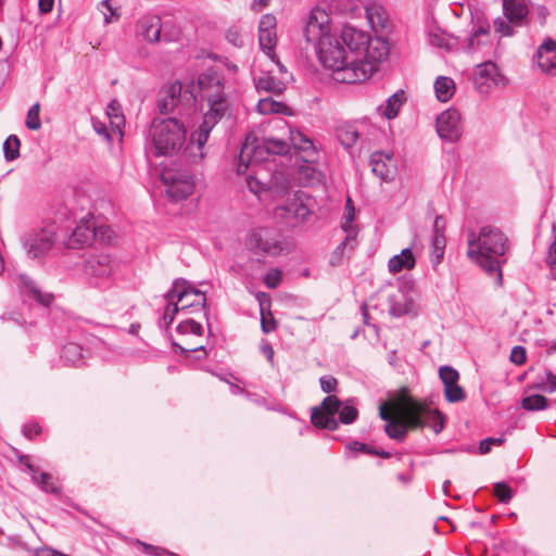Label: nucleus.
Listing matches in <instances>:
<instances>
[{"mask_svg": "<svg viewBox=\"0 0 556 556\" xmlns=\"http://www.w3.org/2000/svg\"><path fill=\"white\" fill-rule=\"evenodd\" d=\"M336 136L345 148H351L358 139V131L353 124L344 123L336 128Z\"/></svg>", "mask_w": 556, "mask_h": 556, "instance_id": "7c9ffc66", "label": "nucleus"}, {"mask_svg": "<svg viewBox=\"0 0 556 556\" xmlns=\"http://www.w3.org/2000/svg\"><path fill=\"white\" fill-rule=\"evenodd\" d=\"M437 132L448 142H456L463 135L460 114L456 109H448L437 117Z\"/></svg>", "mask_w": 556, "mask_h": 556, "instance_id": "4468645a", "label": "nucleus"}, {"mask_svg": "<svg viewBox=\"0 0 556 556\" xmlns=\"http://www.w3.org/2000/svg\"><path fill=\"white\" fill-rule=\"evenodd\" d=\"M521 407L530 412L543 410L547 407V399L541 394L528 395L522 399Z\"/></svg>", "mask_w": 556, "mask_h": 556, "instance_id": "e433bc0d", "label": "nucleus"}, {"mask_svg": "<svg viewBox=\"0 0 556 556\" xmlns=\"http://www.w3.org/2000/svg\"><path fill=\"white\" fill-rule=\"evenodd\" d=\"M338 413L339 421L344 425L353 424L358 416L357 408L354 405H351L350 402L342 404Z\"/></svg>", "mask_w": 556, "mask_h": 556, "instance_id": "58836bf2", "label": "nucleus"}, {"mask_svg": "<svg viewBox=\"0 0 556 556\" xmlns=\"http://www.w3.org/2000/svg\"><path fill=\"white\" fill-rule=\"evenodd\" d=\"M150 136L153 143L152 151L155 156H174L184 149L187 160L194 163L188 151L191 140L186 144V126L176 116L154 119L151 125ZM201 161L199 160V162Z\"/></svg>", "mask_w": 556, "mask_h": 556, "instance_id": "39448f33", "label": "nucleus"}, {"mask_svg": "<svg viewBox=\"0 0 556 556\" xmlns=\"http://www.w3.org/2000/svg\"><path fill=\"white\" fill-rule=\"evenodd\" d=\"M39 113H40V104L37 102V103H34L28 112H27V116H26V122H25V125L28 129L30 130H38L40 129L41 127V121H40V117H39Z\"/></svg>", "mask_w": 556, "mask_h": 556, "instance_id": "ea45409f", "label": "nucleus"}, {"mask_svg": "<svg viewBox=\"0 0 556 556\" xmlns=\"http://www.w3.org/2000/svg\"><path fill=\"white\" fill-rule=\"evenodd\" d=\"M349 448L351 451H354V452H362V453H367L369 455L372 454V447L368 446L367 444L365 443H362V442H358V441H354L352 442L350 445H349Z\"/></svg>", "mask_w": 556, "mask_h": 556, "instance_id": "338daca9", "label": "nucleus"}, {"mask_svg": "<svg viewBox=\"0 0 556 556\" xmlns=\"http://www.w3.org/2000/svg\"><path fill=\"white\" fill-rule=\"evenodd\" d=\"M261 163H254V165H250L248 170L251 169V173L247 175V186L251 192L261 197L262 193L269 192L273 197H279L287 192L288 184L287 181L278 182L277 176H275V181L273 179L268 181H264L261 177L262 169L256 168L260 167Z\"/></svg>", "mask_w": 556, "mask_h": 556, "instance_id": "ddd939ff", "label": "nucleus"}, {"mask_svg": "<svg viewBox=\"0 0 556 556\" xmlns=\"http://www.w3.org/2000/svg\"><path fill=\"white\" fill-rule=\"evenodd\" d=\"M248 247L255 254L276 256L283 251L282 242L271 237L267 230L258 229L251 232Z\"/></svg>", "mask_w": 556, "mask_h": 556, "instance_id": "2eb2a0df", "label": "nucleus"}, {"mask_svg": "<svg viewBox=\"0 0 556 556\" xmlns=\"http://www.w3.org/2000/svg\"><path fill=\"white\" fill-rule=\"evenodd\" d=\"M389 313L393 317H402L408 314L413 307V301L402 290L388 295Z\"/></svg>", "mask_w": 556, "mask_h": 556, "instance_id": "b1692460", "label": "nucleus"}, {"mask_svg": "<svg viewBox=\"0 0 556 556\" xmlns=\"http://www.w3.org/2000/svg\"><path fill=\"white\" fill-rule=\"evenodd\" d=\"M396 418L384 425L390 439L403 441L408 430L429 427L435 433L444 428V417L438 409L404 393L395 404Z\"/></svg>", "mask_w": 556, "mask_h": 556, "instance_id": "7ed1b4c3", "label": "nucleus"}, {"mask_svg": "<svg viewBox=\"0 0 556 556\" xmlns=\"http://www.w3.org/2000/svg\"><path fill=\"white\" fill-rule=\"evenodd\" d=\"M467 243L469 258L479 264L489 275H496L501 282L500 257L505 254L507 249L505 235L495 227L483 226L478 235L475 231H469Z\"/></svg>", "mask_w": 556, "mask_h": 556, "instance_id": "20e7f679", "label": "nucleus"}, {"mask_svg": "<svg viewBox=\"0 0 556 556\" xmlns=\"http://www.w3.org/2000/svg\"><path fill=\"white\" fill-rule=\"evenodd\" d=\"M282 279L281 270L278 268L268 270L264 276V283L269 289H275L279 286Z\"/></svg>", "mask_w": 556, "mask_h": 556, "instance_id": "864d4df0", "label": "nucleus"}, {"mask_svg": "<svg viewBox=\"0 0 556 556\" xmlns=\"http://www.w3.org/2000/svg\"><path fill=\"white\" fill-rule=\"evenodd\" d=\"M18 288L23 295L33 299L45 307L50 306L54 300L52 293L42 291L38 283L25 274L18 276Z\"/></svg>", "mask_w": 556, "mask_h": 556, "instance_id": "6ab92c4d", "label": "nucleus"}, {"mask_svg": "<svg viewBox=\"0 0 556 556\" xmlns=\"http://www.w3.org/2000/svg\"><path fill=\"white\" fill-rule=\"evenodd\" d=\"M428 40L432 47H438L445 50H448L451 47L450 38L444 33L431 31L429 34Z\"/></svg>", "mask_w": 556, "mask_h": 556, "instance_id": "3c124183", "label": "nucleus"}, {"mask_svg": "<svg viewBox=\"0 0 556 556\" xmlns=\"http://www.w3.org/2000/svg\"><path fill=\"white\" fill-rule=\"evenodd\" d=\"M179 313L178 303L167 302V306L162 317V324L168 328L173 323L176 314Z\"/></svg>", "mask_w": 556, "mask_h": 556, "instance_id": "13d9d810", "label": "nucleus"}, {"mask_svg": "<svg viewBox=\"0 0 556 556\" xmlns=\"http://www.w3.org/2000/svg\"><path fill=\"white\" fill-rule=\"evenodd\" d=\"M445 243L446 240L444 233H433L431 244L433 248V255L438 263L443 258Z\"/></svg>", "mask_w": 556, "mask_h": 556, "instance_id": "a18cd8bd", "label": "nucleus"}, {"mask_svg": "<svg viewBox=\"0 0 556 556\" xmlns=\"http://www.w3.org/2000/svg\"><path fill=\"white\" fill-rule=\"evenodd\" d=\"M309 202L311 199L305 198L304 194L294 195L285 205L277 207V214L293 219L295 223H303L312 214Z\"/></svg>", "mask_w": 556, "mask_h": 556, "instance_id": "dca6fc26", "label": "nucleus"}, {"mask_svg": "<svg viewBox=\"0 0 556 556\" xmlns=\"http://www.w3.org/2000/svg\"><path fill=\"white\" fill-rule=\"evenodd\" d=\"M303 36L314 48L324 67L333 72L337 81L343 83V72L353 70L352 60L344 49L340 34L332 29L331 18L324 9L314 8L309 12Z\"/></svg>", "mask_w": 556, "mask_h": 556, "instance_id": "f257e3e1", "label": "nucleus"}, {"mask_svg": "<svg viewBox=\"0 0 556 556\" xmlns=\"http://www.w3.org/2000/svg\"><path fill=\"white\" fill-rule=\"evenodd\" d=\"M539 67L551 75L556 74V40L547 37L536 51Z\"/></svg>", "mask_w": 556, "mask_h": 556, "instance_id": "412c9836", "label": "nucleus"}, {"mask_svg": "<svg viewBox=\"0 0 556 556\" xmlns=\"http://www.w3.org/2000/svg\"><path fill=\"white\" fill-rule=\"evenodd\" d=\"M288 152L289 142L286 140L274 137H264L260 143L254 135L249 134L238 156L236 167L237 174H247L250 165H254V163H262L268 154L285 155Z\"/></svg>", "mask_w": 556, "mask_h": 556, "instance_id": "0eeeda50", "label": "nucleus"}, {"mask_svg": "<svg viewBox=\"0 0 556 556\" xmlns=\"http://www.w3.org/2000/svg\"><path fill=\"white\" fill-rule=\"evenodd\" d=\"M258 42L261 49L269 56L271 60L275 58L274 49L277 43V34L276 29L258 31Z\"/></svg>", "mask_w": 556, "mask_h": 556, "instance_id": "f704fd0d", "label": "nucleus"}, {"mask_svg": "<svg viewBox=\"0 0 556 556\" xmlns=\"http://www.w3.org/2000/svg\"><path fill=\"white\" fill-rule=\"evenodd\" d=\"M389 50L387 40L379 37H369L362 56L352 59L353 70L343 72L344 76L341 78L343 84H356L371 77L378 70L379 64L389 55Z\"/></svg>", "mask_w": 556, "mask_h": 556, "instance_id": "423d86ee", "label": "nucleus"}, {"mask_svg": "<svg viewBox=\"0 0 556 556\" xmlns=\"http://www.w3.org/2000/svg\"><path fill=\"white\" fill-rule=\"evenodd\" d=\"M496 73V66L493 62H484L478 65L476 75L479 78H493Z\"/></svg>", "mask_w": 556, "mask_h": 556, "instance_id": "4d7b16f0", "label": "nucleus"}, {"mask_svg": "<svg viewBox=\"0 0 556 556\" xmlns=\"http://www.w3.org/2000/svg\"><path fill=\"white\" fill-rule=\"evenodd\" d=\"M106 232H111L109 227L97 228L90 219L83 218L73 230L71 240L78 244H88L97 237L104 240V235H106Z\"/></svg>", "mask_w": 556, "mask_h": 556, "instance_id": "aec40b11", "label": "nucleus"}, {"mask_svg": "<svg viewBox=\"0 0 556 556\" xmlns=\"http://www.w3.org/2000/svg\"><path fill=\"white\" fill-rule=\"evenodd\" d=\"M177 331L180 334H194V336H202V326L200 323L194 321L193 319H186L180 321L177 325Z\"/></svg>", "mask_w": 556, "mask_h": 556, "instance_id": "a19ab883", "label": "nucleus"}, {"mask_svg": "<svg viewBox=\"0 0 556 556\" xmlns=\"http://www.w3.org/2000/svg\"><path fill=\"white\" fill-rule=\"evenodd\" d=\"M195 102L194 88L184 90L181 83L175 81L161 91L157 106L162 114L174 113L179 117H185L195 111Z\"/></svg>", "mask_w": 556, "mask_h": 556, "instance_id": "6e6552de", "label": "nucleus"}, {"mask_svg": "<svg viewBox=\"0 0 556 556\" xmlns=\"http://www.w3.org/2000/svg\"><path fill=\"white\" fill-rule=\"evenodd\" d=\"M340 37L350 60H352L362 56L370 36L362 30L346 26L341 30Z\"/></svg>", "mask_w": 556, "mask_h": 556, "instance_id": "f3484780", "label": "nucleus"}, {"mask_svg": "<svg viewBox=\"0 0 556 556\" xmlns=\"http://www.w3.org/2000/svg\"><path fill=\"white\" fill-rule=\"evenodd\" d=\"M311 420L315 427L330 431H334L339 427V421L336 419V417L327 414L319 407H314L312 409Z\"/></svg>", "mask_w": 556, "mask_h": 556, "instance_id": "c85d7f7f", "label": "nucleus"}, {"mask_svg": "<svg viewBox=\"0 0 556 556\" xmlns=\"http://www.w3.org/2000/svg\"><path fill=\"white\" fill-rule=\"evenodd\" d=\"M277 21L273 14H265L258 23V31L276 29Z\"/></svg>", "mask_w": 556, "mask_h": 556, "instance_id": "680f3d73", "label": "nucleus"}, {"mask_svg": "<svg viewBox=\"0 0 556 556\" xmlns=\"http://www.w3.org/2000/svg\"><path fill=\"white\" fill-rule=\"evenodd\" d=\"M194 93L205 100L210 106L208 111L203 115L202 123L199 128L191 134V144L188 149L191 159L195 162L203 160V149L208 140L210 134L215 125L228 112V103L225 99L224 85L219 75L208 70L201 73L197 78Z\"/></svg>", "mask_w": 556, "mask_h": 556, "instance_id": "f03ea898", "label": "nucleus"}, {"mask_svg": "<svg viewBox=\"0 0 556 556\" xmlns=\"http://www.w3.org/2000/svg\"><path fill=\"white\" fill-rule=\"evenodd\" d=\"M253 79L257 91L281 93L286 89V84L273 76L270 72L262 73L258 76L255 75Z\"/></svg>", "mask_w": 556, "mask_h": 556, "instance_id": "a878e982", "label": "nucleus"}, {"mask_svg": "<svg viewBox=\"0 0 556 556\" xmlns=\"http://www.w3.org/2000/svg\"><path fill=\"white\" fill-rule=\"evenodd\" d=\"M226 40L236 48L244 46V36L238 27H229L226 31Z\"/></svg>", "mask_w": 556, "mask_h": 556, "instance_id": "8fccbe9b", "label": "nucleus"}, {"mask_svg": "<svg viewBox=\"0 0 556 556\" xmlns=\"http://www.w3.org/2000/svg\"><path fill=\"white\" fill-rule=\"evenodd\" d=\"M320 388L325 393H331L337 390L338 380L332 376H323L319 379Z\"/></svg>", "mask_w": 556, "mask_h": 556, "instance_id": "052dcab7", "label": "nucleus"}, {"mask_svg": "<svg viewBox=\"0 0 556 556\" xmlns=\"http://www.w3.org/2000/svg\"><path fill=\"white\" fill-rule=\"evenodd\" d=\"M139 34L149 42H157L162 23L157 15H144L137 23Z\"/></svg>", "mask_w": 556, "mask_h": 556, "instance_id": "5701e85b", "label": "nucleus"}, {"mask_svg": "<svg viewBox=\"0 0 556 556\" xmlns=\"http://www.w3.org/2000/svg\"><path fill=\"white\" fill-rule=\"evenodd\" d=\"M161 181L174 201L187 199L194 190V177L188 168L166 167L161 173Z\"/></svg>", "mask_w": 556, "mask_h": 556, "instance_id": "f8f14e48", "label": "nucleus"}, {"mask_svg": "<svg viewBox=\"0 0 556 556\" xmlns=\"http://www.w3.org/2000/svg\"><path fill=\"white\" fill-rule=\"evenodd\" d=\"M444 395L447 402L457 403L462 402L466 397L465 390L459 386H455L452 389L444 390Z\"/></svg>", "mask_w": 556, "mask_h": 556, "instance_id": "5fc2aeb1", "label": "nucleus"}, {"mask_svg": "<svg viewBox=\"0 0 556 556\" xmlns=\"http://www.w3.org/2000/svg\"><path fill=\"white\" fill-rule=\"evenodd\" d=\"M26 469L31 476V480L46 493L58 494L60 486L53 481L52 476L48 472H40L39 467L29 463H26Z\"/></svg>", "mask_w": 556, "mask_h": 556, "instance_id": "393cba45", "label": "nucleus"}, {"mask_svg": "<svg viewBox=\"0 0 556 556\" xmlns=\"http://www.w3.org/2000/svg\"><path fill=\"white\" fill-rule=\"evenodd\" d=\"M101 7L105 9L103 11L104 22L106 24L112 23L113 21H117L119 18V13L116 8H113L110 3V0H103L101 2Z\"/></svg>", "mask_w": 556, "mask_h": 556, "instance_id": "bf43d9fd", "label": "nucleus"}, {"mask_svg": "<svg viewBox=\"0 0 556 556\" xmlns=\"http://www.w3.org/2000/svg\"><path fill=\"white\" fill-rule=\"evenodd\" d=\"M527 359L526 349L521 345L513 348L510 353V361L516 365H522Z\"/></svg>", "mask_w": 556, "mask_h": 556, "instance_id": "e2e57ef3", "label": "nucleus"}, {"mask_svg": "<svg viewBox=\"0 0 556 556\" xmlns=\"http://www.w3.org/2000/svg\"><path fill=\"white\" fill-rule=\"evenodd\" d=\"M547 263L555 267L556 266V232H555V236H554V240L552 242V244L549 245L548 248V254H547Z\"/></svg>", "mask_w": 556, "mask_h": 556, "instance_id": "774afa93", "label": "nucleus"}, {"mask_svg": "<svg viewBox=\"0 0 556 556\" xmlns=\"http://www.w3.org/2000/svg\"><path fill=\"white\" fill-rule=\"evenodd\" d=\"M22 431L27 439H33L41 432V427L38 422H30L24 425Z\"/></svg>", "mask_w": 556, "mask_h": 556, "instance_id": "69168bd1", "label": "nucleus"}, {"mask_svg": "<svg viewBox=\"0 0 556 556\" xmlns=\"http://www.w3.org/2000/svg\"><path fill=\"white\" fill-rule=\"evenodd\" d=\"M136 544L141 547L144 554L150 556H179L178 554H175L166 548L148 544L140 540H136Z\"/></svg>", "mask_w": 556, "mask_h": 556, "instance_id": "c03bdc74", "label": "nucleus"}, {"mask_svg": "<svg viewBox=\"0 0 556 556\" xmlns=\"http://www.w3.org/2000/svg\"><path fill=\"white\" fill-rule=\"evenodd\" d=\"M165 299L167 302L178 303L179 312L193 313L204 311V315H207L205 293L184 278H177L173 281L172 288L165 294Z\"/></svg>", "mask_w": 556, "mask_h": 556, "instance_id": "1a4fd4ad", "label": "nucleus"}, {"mask_svg": "<svg viewBox=\"0 0 556 556\" xmlns=\"http://www.w3.org/2000/svg\"><path fill=\"white\" fill-rule=\"evenodd\" d=\"M87 353L80 344L68 342L62 349L61 358L67 365L78 367L85 364Z\"/></svg>", "mask_w": 556, "mask_h": 556, "instance_id": "bb28decb", "label": "nucleus"}, {"mask_svg": "<svg viewBox=\"0 0 556 556\" xmlns=\"http://www.w3.org/2000/svg\"><path fill=\"white\" fill-rule=\"evenodd\" d=\"M341 405V401L336 395H328L323 400L321 407L319 408L334 417Z\"/></svg>", "mask_w": 556, "mask_h": 556, "instance_id": "de8ad7c7", "label": "nucleus"}, {"mask_svg": "<svg viewBox=\"0 0 556 556\" xmlns=\"http://www.w3.org/2000/svg\"><path fill=\"white\" fill-rule=\"evenodd\" d=\"M416 260L409 248L402 250L397 255L392 256L388 262V268L390 273H400L403 269H413L415 267Z\"/></svg>", "mask_w": 556, "mask_h": 556, "instance_id": "cd10ccee", "label": "nucleus"}, {"mask_svg": "<svg viewBox=\"0 0 556 556\" xmlns=\"http://www.w3.org/2000/svg\"><path fill=\"white\" fill-rule=\"evenodd\" d=\"M439 377L442 380V383L444 382H458L459 380V372L453 368L452 366H442L439 369Z\"/></svg>", "mask_w": 556, "mask_h": 556, "instance_id": "603ef678", "label": "nucleus"}, {"mask_svg": "<svg viewBox=\"0 0 556 556\" xmlns=\"http://www.w3.org/2000/svg\"><path fill=\"white\" fill-rule=\"evenodd\" d=\"M494 494L501 503H508L513 497L511 488L504 481L494 484Z\"/></svg>", "mask_w": 556, "mask_h": 556, "instance_id": "09e8293b", "label": "nucleus"}, {"mask_svg": "<svg viewBox=\"0 0 556 556\" xmlns=\"http://www.w3.org/2000/svg\"><path fill=\"white\" fill-rule=\"evenodd\" d=\"M345 214H344V222L342 223V229L345 233H349L351 231H356L355 226H353V220L355 218V208L353 206L352 199L348 197L346 204H345Z\"/></svg>", "mask_w": 556, "mask_h": 556, "instance_id": "37998d69", "label": "nucleus"}, {"mask_svg": "<svg viewBox=\"0 0 556 556\" xmlns=\"http://www.w3.org/2000/svg\"><path fill=\"white\" fill-rule=\"evenodd\" d=\"M503 441V438H486L480 442L479 451L481 454H486L491 451L493 445H500Z\"/></svg>", "mask_w": 556, "mask_h": 556, "instance_id": "0e129e2a", "label": "nucleus"}, {"mask_svg": "<svg viewBox=\"0 0 556 556\" xmlns=\"http://www.w3.org/2000/svg\"><path fill=\"white\" fill-rule=\"evenodd\" d=\"M434 91L439 101H448L455 91L454 80L446 76H440L434 83Z\"/></svg>", "mask_w": 556, "mask_h": 556, "instance_id": "2f4dec72", "label": "nucleus"}, {"mask_svg": "<svg viewBox=\"0 0 556 556\" xmlns=\"http://www.w3.org/2000/svg\"><path fill=\"white\" fill-rule=\"evenodd\" d=\"M290 143L294 149L300 150L311 156L315 153L313 141L300 130H290Z\"/></svg>", "mask_w": 556, "mask_h": 556, "instance_id": "473e14b6", "label": "nucleus"}, {"mask_svg": "<svg viewBox=\"0 0 556 556\" xmlns=\"http://www.w3.org/2000/svg\"><path fill=\"white\" fill-rule=\"evenodd\" d=\"M494 29L497 34H500L503 37H510L515 34V27L516 25L511 24L509 20L504 17H496L493 21Z\"/></svg>", "mask_w": 556, "mask_h": 556, "instance_id": "79ce46f5", "label": "nucleus"}, {"mask_svg": "<svg viewBox=\"0 0 556 556\" xmlns=\"http://www.w3.org/2000/svg\"><path fill=\"white\" fill-rule=\"evenodd\" d=\"M256 108L257 111L264 115L271 113H285L288 110L286 104L275 101L271 98L261 99Z\"/></svg>", "mask_w": 556, "mask_h": 556, "instance_id": "c9c22d12", "label": "nucleus"}, {"mask_svg": "<svg viewBox=\"0 0 556 556\" xmlns=\"http://www.w3.org/2000/svg\"><path fill=\"white\" fill-rule=\"evenodd\" d=\"M56 240V225L47 224L34 228L22 238V244L28 257L36 260L45 257L53 248Z\"/></svg>", "mask_w": 556, "mask_h": 556, "instance_id": "9b49d317", "label": "nucleus"}, {"mask_svg": "<svg viewBox=\"0 0 556 556\" xmlns=\"http://www.w3.org/2000/svg\"><path fill=\"white\" fill-rule=\"evenodd\" d=\"M490 36V30H489V26L484 27V26H480L477 30L473 31V34L471 36H469V38L467 39V46H466V50L468 52H475L479 46L477 45V39H479L480 37H484V38H488Z\"/></svg>", "mask_w": 556, "mask_h": 556, "instance_id": "49530a36", "label": "nucleus"}, {"mask_svg": "<svg viewBox=\"0 0 556 556\" xmlns=\"http://www.w3.org/2000/svg\"><path fill=\"white\" fill-rule=\"evenodd\" d=\"M117 263L109 254H92L84 262V277L93 288L106 289L113 285Z\"/></svg>", "mask_w": 556, "mask_h": 556, "instance_id": "9d476101", "label": "nucleus"}, {"mask_svg": "<svg viewBox=\"0 0 556 556\" xmlns=\"http://www.w3.org/2000/svg\"><path fill=\"white\" fill-rule=\"evenodd\" d=\"M356 235V231H351L346 233L345 239L337 247V249L332 252L330 256L329 262L331 266H338L342 263L344 250L346 248H350V250H353L355 248Z\"/></svg>", "mask_w": 556, "mask_h": 556, "instance_id": "72a5a7b5", "label": "nucleus"}, {"mask_svg": "<svg viewBox=\"0 0 556 556\" xmlns=\"http://www.w3.org/2000/svg\"><path fill=\"white\" fill-rule=\"evenodd\" d=\"M405 100V92L403 90L396 91L388 98L384 106H380V109H382V115L387 119L395 118Z\"/></svg>", "mask_w": 556, "mask_h": 556, "instance_id": "c756f323", "label": "nucleus"}, {"mask_svg": "<svg viewBox=\"0 0 556 556\" xmlns=\"http://www.w3.org/2000/svg\"><path fill=\"white\" fill-rule=\"evenodd\" d=\"M503 13L505 18L516 26H522L529 14L526 0H503Z\"/></svg>", "mask_w": 556, "mask_h": 556, "instance_id": "4be33fe9", "label": "nucleus"}, {"mask_svg": "<svg viewBox=\"0 0 556 556\" xmlns=\"http://www.w3.org/2000/svg\"><path fill=\"white\" fill-rule=\"evenodd\" d=\"M538 389L553 393L556 391V375L551 370H546L545 380H541L536 386Z\"/></svg>", "mask_w": 556, "mask_h": 556, "instance_id": "6e6d98bb", "label": "nucleus"}, {"mask_svg": "<svg viewBox=\"0 0 556 556\" xmlns=\"http://www.w3.org/2000/svg\"><path fill=\"white\" fill-rule=\"evenodd\" d=\"M21 141L16 135H10L3 143V152L7 161H14L20 156Z\"/></svg>", "mask_w": 556, "mask_h": 556, "instance_id": "4c0bfd02", "label": "nucleus"}, {"mask_svg": "<svg viewBox=\"0 0 556 556\" xmlns=\"http://www.w3.org/2000/svg\"><path fill=\"white\" fill-rule=\"evenodd\" d=\"M369 164L377 177L384 181L393 180L396 174V162L393 154L376 151L370 155Z\"/></svg>", "mask_w": 556, "mask_h": 556, "instance_id": "a211bd4d", "label": "nucleus"}]
</instances>
